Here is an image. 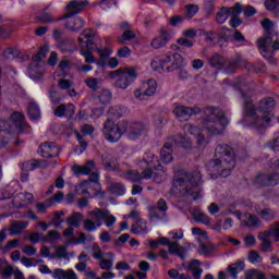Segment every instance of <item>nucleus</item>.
<instances>
[{
  "label": "nucleus",
  "instance_id": "nucleus-1",
  "mask_svg": "<svg viewBox=\"0 0 279 279\" xmlns=\"http://www.w3.org/2000/svg\"><path fill=\"white\" fill-rule=\"evenodd\" d=\"M225 84L226 86H233L235 90H240V96L244 100L243 119L240 121L243 128L262 132V130L271 125V121H274L275 117L274 109L276 108V100L274 98L268 97L262 99L256 108L254 107V102H252L251 94H245L241 90V88L247 84L245 77L235 78L234 82L226 78Z\"/></svg>",
  "mask_w": 279,
  "mask_h": 279
},
{
  "label": "nucleus",
  "instance_id": "nucleus-2",
  "mask_svg": "<svg viewBox=\"0 0 279 279\" xmlns=\"http://www.w3.org/2000/svg\"><path fill=\"white\" fill-rule=\"evenodd\" d=\"M183 130L184 132H189L192 136H197L196 146H193L191 138L184 135L168 137L160 151V160L165 165L173 162V147H181V149H184L187 154H197L198 151H204V149L210 145V138H206L202 135V129L192 124H185Z\"/></svg>",
  "mask_w": 279,
  "mask_h": 279
},
{
  "label": "nucleus",
  "instance_id": "nucleus-3",
  "mask_svg": "<svg viewBox=\"0 0 279 279\" xmlns=\"http://www.w3.org/2000/svg\"><path fill=\"white\" fill-rule=\"evenodd\" d=\"M202 182V172L199 170H195L190 174L180 169L174 172L171 192L174 195H179V197H192L194 201L202 199L204 197Z\"/></svg>",
  "mask_w": 279,
  "mask_h": 279
},
{
  "label": "nucleus",
  "instance_id": "nucleus-4",
  "mask_svg": "<svg viewBox=\"0 0 279 279\" xmlns=\"http://www.w3.org/2000/svg\"><path fill=\"white\" fill-rule=\"evenodd\" d=\"M143 166L147 167V169H145L142 174L136 170H129L121 174L122 178L129 182H141L142 180H149L153 178L156 184H161V182L167 180V170L162 169L160 160H158V157L154 156V154H145L144 159L140 161V167Z\"/></svg>",
  "mask_w": 279,
  "mask_h": 279
},
{
  "label": "nucleus",
  "instance_id": "nucleus-5",
  "mask_svg": "<svg viewBox=\"0 0 279 279\" xmlns=\"http://www.w3.org/2000/svg\"><path fill=\"white\" fill-rule=\"evenodd\" d=\"M215 160L206 165L208 171H221L220 173H211L210 179L228 178L234 167H236V154L234 149L227 144H218L215 150Z\"/></svg>",
  "mask_w": 279,
  "mask_h": 279
},
{
  "label": "nucleus",
  "instance_id": "nucleus-6",
  "mask_svg": "<svg viewBox=\"0 0 279 279\" xmlns=\"http://www.w3.org/2000/svg\"><path fill=\"white\" fill-rule=\"evenodd\" d=\"M145 132V124L142 122H120L109 120L105 122L102 134L108 143H119L123 134L130 141H136Z\"/></svg>",
  "mask_w": 279,
  "mask_h": 279
},
{
  "label": "nucleus",
  "instance_id": "nucleus-7",
  "mask_svg": "<svg viewBox=\"0 0 279 279\" xmlns=\"http://www.w3.org/2000/svg\"><path fill=\"white\" fill-rule=\"evenodd\" d=\"M203 129L210 136H219L228 128L230 120L226 118L223 110L215 107H207L204 110Z\"/></svg>",
  "mask_w": 279,
  "mask_h": 279
},
{
  "label": "nucleus",
  "instance_id": "nucleus-8",
  "mask_svg": "<svg viewBox=\"0 0 279 279\" xmlns=\"http://www.w3.org/2000/svg\"><path fill=\"white\" fill-rule=\"evenodd\" d=\"M153 71L157 73H173V71H180L186 66V61L182 54L177 52H168L161 56H157L150 62Z\"/></svg>",
  "mask_w": 279,
  "mask_h": 279
},
{
  "label": "nucleus",
  "instance_id": "nucleus-9",
  "mask_svg": "<svg viewBox=\"0 0 279 279\" xmlns=\"http://www.w3.org/2000/svg\"><path fill=\"white\" fill-rule=\"evenodd\" d=\"M88 218L83 220V228L86 232H97L105 223L107 228H112L117 223V217L110 215V210L95 208L87 213Z\"/></svg>",
  "mask_w": 279,
  "mask_h": 279
},
{
  "label": "nucleus",
  "instance_id": "nucleus-10",
  "mask_svg": "<svg viewBox=\"0 0 279 279\" xmlns=\"http://www.w3.org/2000/svg\"><path fill=\"white\" fill-rule=\"evenodd\" d=\"M11 123L10 120H2L1 128H2V141L1 147H5L8 143H15L19 145V141L14 140V132L17 130L19 134H23L25 132L26 123H25V116L22 112H13L11 114Z\"/></svg>",
  "mask_w": 279,
  "mask_h": 279
},
{
  "label": "nucleus",
  "instance_id": "nucleus-11",
  "mask_svg": "<svg viewBox=\"0 0 279 279\" xmlns=\"http://www.w3.org/2000/svg\"><path fill=\"white\" fill-rule=\"evenodd\" d=\"M86 3H88V1L72 0L65 7V10H72V12L59 17V21H66L65 29H69L70 32H80V29L84 27V20L77 16V14L82 12V8H84Z\"/></svg>",
  "mask_w": 279,
  "mask_h": 279
},
{
  "label": "nucleus",
  "instance_id": "nucleus-12",
  "mask_svg": "<svg viewBox=\"0 0 279 279\" xmlns=\"http://www.w3.org/2000/svg\"><path fill=\"white\" fill-rule=\"evenodd\" d=\"M108 77L110 80H114V88L125 90L126 88H130L132 84H134V81L138 77V74L136 73V68L129 66L109 72Z\"/></svg>",
  "mask_w": 279,
  "mask_h": 279
},
{
  "label": "nucleus",
  "instance_id": "nucleus-13",
  "mask_svg": "<svg viewBox=\"0 0 279 279\" xmlns=\"http://www.w3.org/2000/svg\"><path fill=\"white\" fill-rule=\"evenodd\" d=\"M49 53V45H44L39 48V51L34 54L32 63L28 65L27 75L33 82H40L43 75H45V58Z\"/></svg>",
  "mask_w": 279,
  "mask_h": 279
},
{
  "label": "nucleus",
  "instance_id": "nucleus-14",
  "mask_svg": "<svg viewBox=\"0 0 279 279\" xmlns=\"http://www.w3.org/2000/svg\"><path fill=\"white\" fill-rule=\"evenodd\" d=\"M95 31L87 28L78 37L80 53L85 59L86 64H97L93 50L95 49Z\"/></svg>",
  "mask_w": 279,
  "mask_h": 279
},
{
  "label": "nucleus",
  "instance_id": "nucleus-15",
  "mask_svg": "<svg viewBox=\"0 0 279 279\" xmlns=\"http://www.w3.org/2000/svg\"><path fill=\"white\" fill-rule=\"evenodd\" d=\"M274 37H262L257 40V48L260 56L269 62V64H276V52L279 51V39L275 40L271 45Z\"/></svg>",
  "mask_w": 279,
  "mask_h": 279
},
{
  "label": "nucleus",
  "instance_id": "nucleus-16",
  "mask_svg": "<svg viewBox=\"0 0 279 279\" xmlns=\"http://www.w3.org/2000/svg\"><path fill=\"white\" fill-rule=\"evenodd\" d=\"M228 66L225 68L223 73H226L227 75H230V73H234V70L238 66H241V64H243V66L245 69L248 70L250 73H263L265 71V64L263 63H244L243 59L241 57H236L233 59H230L228 61Z\"/></svg>",
  "mask_w": 279,
  "mask_h": 279
},
{
  "label": "nucleus",
  "instance_id": "nucleus-17",
  "mask_svg": "<svg viewBox=\"0 0 279 279\" xmlns=\"http://www.w3.org/2000/svg\"><path fill=\"white\" fill-rule=\"evenodd\" d=\"M93 247H96L97 251L93 252L92 256L95 260H100V269H102V271H110L114 267V253H104L98 243H94Z\"/></svg>",
  "mask_w": 279,
  "mask_h": 279
},
{
  "label": "nucleus",
  "instance_id": "nucleus-18",
  "mask_svg": "<svg viewBox=\"0 0 279 279\" xmlns=\"http://www.w3.org/2000/svg\"><path fill=\"white\" fill-rule=\"evenodd\" d=\"M158 88V83L155 80L144 81L142 83V88H137L134 92V97L138 101H146L147 97H153L156 95V90Z\"/></svg>",
  "mask_w": 279,
  "mask_h": 279
},
{
  "label": "nucleus",
  "instance_id": "nucleus-19",
  "mask_svg": "<svg viewBox=\"0 0 279 279\" xmlns=\"http://www.w3.org/2000/svg\"><path fill=\"white\" fill-rule=\"evenodd\" d=\"M167 201L160 198L156 205L148 206V217L153 223H157L160 219H163L167 215Z\"/></svg>",
  "mask_w": 279,
  "mask_h": 279
},
{
  "label": "nucleus",
  "instance_id": "nucleus-20",
  "mask_svg": "<svg viewBox=\"0 0 279 279\" xmlns=\"http://www.w3.org/2000/svg\"><path fill=\"white\" fill-rule=\"evenodd\" d=\"M279 174L272 173L269 177L258 173L255 179L252 181V185L260 189V186H278Z\"/></svg>",
  "mask_w": 279,
  "mask_h": 279
},
{
  "label": "nucleus",
  "instance_id": "nucleus-21",
  "mask_svg": "<svg viewBox=\"0 0 279 279\" xmlns=\"http://www.w3.org/2000/svg\"><path fill=\"white\" fill-rule=\"evenodd\" d=\"M84 186H94L96 191V197H98V199H104L106 192L101 191V183H99V173H90L89 180L83 181L81 184H78V191L80 189H84Z\"/></svg>",
  "mask_w": 279,
  "mask_h": 279
},
{
  "label": "nucleus",
  "instance_id": "nucleus-22",
  "mask_svg": "<svg viewBox=\"0 0 279 279\" xmlns=\"http://www.w3.org/2000/svg\"><path fill=\"white\" fill-rule=\"evenodd\" d=\"M37 153L43 158H56L60 156V146L53 142H45L39 146Z\"/></svg>",
  "mask_w": 279,
  "mask_h": 279
},
{
  "label": "nucleus",
  "instance_id": "nucleus-23",
  "mask_svg": "<svg viewBox=\"0 0 279 279\" xmlns=\"http://www.w3.org/2000/svg\"><path fill=\"white\" fill-rule=\"evenodd\" d=\"M34 202V195L32 193H17L13 196L12 206L13 208H26Z\"/></svg>",
  "mask_w": 279,
  "mask_h": 279
},
{
  "label": "nucleus",
  "instance_id": "nucleus-24",
  "mask_svg": "<svg viewBox=\"0 0 279 279\" xmlns=\"http://www.w3.org/2000/svg\"><path fill=\"white\" fill-rule=\"evenodd\" d=\"M170 38L171 34L168 33L167 28L161 27L159 31V36L153 39L150 47H153V49H162V47L169 43Z\"/></svg>",
  "mask_w": 279,
  "mask_h": 279
},
{
  "label": "nucleus",
  "instance_id": "nucleus-25",
  "mask_svg": "<svg viewBox=\"0 0 279 279\" xmlns=\"http://www.w3.org/2000/svg\"><path fill=\"white\" fill-rule=\"evenodd\" d=\"M202 109L198 107L190 108L184 106H177L173 110V114L177 119H184V117H193V114H199Z\"/></svg>",
  "mask_w": 279,
  "mask_h": 279
},
{
  "label": "nucleus",
  "instance_id": "nucleus-26",
  "mask_svg": "<svg viewBox=\"0 0 279 279\" xmlns=\"http://www.w3.org/2000/svg\"><path fill=\"white\" fill-rule=\"evenodd\" d=\"M48 165L47 160L33 159L22 163V171H36V169H45Z\"/></svg>",
  "mask_w": 279,
  "mask_h": 279
},
{
  "label": "nucleus",
  "instance_id": "nucleus-27",
  "mask_svg": "<svg viewBox=\"0 0 279 279\" xmlns=\"http://www.w3.org/2000/svg\"><path fill=\"white\" fill-rule=\"evenodd\" d=\"M95 169V161L89 160L84 166L74 165L72 171L74 175H89L90 171Z\"/></svg>",
  "mask_w": 279,
  "mask_h": 279
},
{
  "label": "nucleus",
  "instance_id": "nucleus-28",
  "mask_svg": "<svg viewBox=\"0 0 279 279\" xmlns=\"http://www.w3.org/2000/svg\"><path fill=\"white\" fill-rule=\"evenodd\" d=\"M131 232L137 235L149 234V227H147V221L143 219L135 221L131 227Z\"/></svg>",
  "mask_w": 279,
  "mask_h": 279
},
{
  "label": "nucleus",
  "instance_id": "nucleus-29",
  "mask_svg": "<svg viewBox=\"0 0 279 279\" xmlns=\"http://www.w3.org/2000/svg\"><path fill=\"white\" fill-rule=\"evenodd\" d=\"M75 114V106L72 104L69 105H60L56 110H54V116L59 117L62 119V117H73Z\"/></svg>",
  "mask_w": 279,
  "mask_h": 279
},
{
  "label": "nucleus",
  "instance_id": "nucleus-30",
  "mask_svg": "<svg viewBox=\"0 0 279 279\" xmlns=\"http://www.w3.org/2000/svg\"><path fill=\"white\" fill-rule=\"evenodd\" d=\"M29 226V221H13L9 228V234L11 236H16L23 234V230Z\"/></svg>",
  "mask_w": 279,
  "mask_h": 279
},
{
  "label": "nucleus",
  "instance_id": "nucleus-31",
  "mask_svg": "<svg viewBox=\"0 0 279 279\" xmlns=\"http://www.w3.org/2000/svg\"><path fill=\"white\" fill-rule=\"evenodd\" d=\"M190 213L195 219V221H198V223H203L204 226H210V218L206 216L205 213H203L199 208H191Z\"/></svg>",
  "mask_w": 279,
  "mask_h": 279
},
{
  "label": "nucleus",
  "instance_id": "nucleus-32",
  "mask_svg": "<svg viewBox=\"0 0 279 279\" xmlns=\"http://www.w3.org/2000/svg\"><path fill=\"white\" fill-rule=\"evenodd\" d=\"M244 219L242 220V226L246 228H260V218L252 214H244Z\"/></svg>",
  "mask_w": 279,
  "mask_h": 279
},
{
  "label": "nucleus",
  "instance_id": "nucleus-33",
  "mask_svg": "<svg viewBox=\"0 0 279 279\" xmlns=\"http://www.w3.org/2000/svg\"><path fill=\"white\" fill-rule=\"evenodd\" d=\"M27 114L31 121H40V107L36 102H29Z\"/></svg>",
  "mask_w": 279,
  "mask_h": 279
},
{
  "label": "nucleus",
  "instance_id": "nucleus-34",
  "mask_svg": "<svg viewBox=\"0 0 279 279\" xmlns=\"http://www.w3.org/2000/svg\"><path fill=\"white\" fill-rule=\"evenodd\" d=\"M84 219V214L82 213H74L72 216H70L65 223L70 226V228H80L82 226V220Z\"/></svg>",
  "mask_w": 279,
  "mask_h": 279
},
{
  "label": "nucleus",
  "instance_id": "nucleus-35",
  "mask_svg": "<svg viewBox=\"0 0 279 279\" xmlns=\"http://www.w3.org/2000/svg\"><path fill=\"white\" fill-rule=\"evenodd\" d=\"M245 269V263L244 262H236L235 264H232L228 267V272L230 274L232 279H238L239 274Z\"/></svg>",
  "mask_w": 279,
  "mask_h": 279
},
{
  "label": "nucleus",
  "instance_id": "nucleus-36",
  "mask_svg": "<svg viewBox=\"0 0 279 279\" xmlns=\"http://www.w3.org/2000/svg\"><path fill=\"white\" fill-rule=\"evenodd\" d=\"M228 61L223 58V56L219 53H215L211 58H209V64L214 69H223Z\"/></svg>",
  "mask_w": 279,
  "mask_h": 279
},
{
  "label": "nucleus",
  "instance_id": "nucleus-37",
  "mask_svg": "<svg viewBox=\"0 0 279 279\" xmlns=\"http://www.w3.org/2000/svg\"><path fill=\"white\" fill-rule=\"evenodd\" d=\"M262 27L265 31L264 38H274V36H279V34H274V22L269 19L262 21Z\"/></svg>",
  "mask_w": 279,
  "mask_h": 279
},
{
  "label": "nucleus",
  "instance_id": "nucleus-38",
  "mask_svg": "<svg viewBox=\"0 0 279 279\" xmlns=\"http://www.w3.org/2000/svg\"><path fill=\"white\" fill-rule=\"evenodd\" d=\"M98 56L100 57V61H97V66H106V60L112 56V49L110 48H99Z\"/></svg>",
  "mask_w": 279,
  "mask_h": 279
},
{
  "label": "nucleus",
  "instance_id": "nucleus-39",
  "mask_svg": "<svg viewBox=\"0 0 279 279\" xmlns=\"http://www.w3.org/2000/svg\"><path fill=\"white\" fill-rule=\"evenodd\" d=\"M76 141L78 142V146L74 148V154L76 156H82V154L86 151V147H88V142H86L84 137H82V135L77 132H76Z\"/></svg>",
  "mask_w": 279,
  "mask_h": 279
},
{
  "label": "nucleus",
  "instance_id": "nucleus-40",
  "mask_svg": "<svg viewBox=\"0 0 279 279\" xmlns=\"http://www.w3.org/2000/svg\"><path fill=\"white\" fill-rule=\"evenodd\" d=\"M69 69H71V63L69 62V60H61L58 65L57 75L59 77H66L69 75Z\"/></svg>",
  "mask_w": 279,
  "mask_h": 279
},
{
  "label": "nucleus",
  "instance_id": "nucleus-41",
  "mask_svg": "<svg viewBox=\"0 0 279 279\" xmlns=\"http://www.w3.org/2000/svg\"><path fill=\"white\" fill-rule=\"evenodd\" d=\"M12 215H14L15 219H25V217H28V219H32L33 221H38V216H36L33 210H28L24 215H19L16 213L1 214V217L2 219H5V217H12Z\"/></svg>",
  "mask_w": 279,
  "mask_h": 279
},
{
  "label": "nucleus",
  "instance_id": "nucleus-42",
  "mask_svg": "<svg viewBox=\"0 0 279 279\" xmlns=\"http://www.w3.org/2000/svg\"><path fill=\"white\" fill-rule=\"evenodd\" d=\"M109 191L112 195L123 196L128 193L125 185L123 183H112L109 186Z\"/></svg>",
  "mask_w": 279,
  "mask_h": 279
},
{
  "label": "nucleus",
  "instance_id": "nucleus-43",
  "mask_svg": "<svg viewBox=\"0 0 279 279\" xmlns=\"http://www.w3.org/2000/svg\"><path fill=\"white\" fill-rule=\"evenodd\" d=\"M257 215H259L262 217V219H264V221H272V219H275L276 217V211H274V209L271 208H265L263 210H258V208H255Z\"/></svg>",
  "mask_w": 279,
  "mask_h": 279
},
{
  "label": "nucleus",
  "instance_id": "nucleus-44",
  "mask_svg": "<svg viewBox=\"0 0 279 279\" xmlns=\"http://www.w3.org/2000/svg\"><path fill=\"white\" fill-rule=\"evenodd\" d=\"M101 161L106 171H117V166L114 165V160L112 159V156L102 155Z\"/></svg>",
  "mask_w": 279,
  "mask_h": 279
},
{
  "label": "nucleus",
  "instance_id": "nucleus-45",
  "mask_svg": "<svg viewBox=\"0 0 279 279\" xmlns=\"http://www.w3.org/2000/svg\"><path fill=\"white\" fill-rule=\"evenodd\" d=\"M98 100L102 106H108L112 101V92L110 89H102L98 95Z\"/></svg>",
  "mask_w": 279,
  "mask_h": 279
},
{
  "label": "nucleus",
  "instance_id": "nucleus-46",
  "mask_svg": "<svg viewBox=\"0 0 279 279\" xmlns=\"http://www.w3.org/2000/svg\"><path fill=\"white\" fill-rule=\"evenodd\" d=\"M86 241H88L90 243V242L95 241V236L94 235L86 236V233L81 232L80 238L74 241L68 242V245H82V244L86 243Z\"/></svg>",
  "mask_w": 279,
  "mask_h": 279
},
{
  "label": "nucleus",
  "instance_id": "nucleus-47",
  "mask_svg": "<svg viewBox=\"0 0 279 279\" xmlns=\"http://www.w3.org/2000/svg\"><path fill=\"white\" fill-rule=\"evenodd\" d=\"M264 5L268 12L279 14V0H266Z\"/></svg>",
  "mask_w": 279,
  "mask_h": 279
},
{
  "label": "nucleus",
  "instance_id": "nucleus-48",
  "mask_svg": "<svg viewBox=\"0 0 279 279\" xmlns=\"http://www.w3.org/2000/svg\"><path fill=\"white\" fill-rule=\"evenodd\" d=\"M2 58L4 60H14V58H19V49L16 48H7L2 51Z\"/></svg>",
  "mask_w": 279,
  "mask_h": 279
},
{
  "label": "nucleus",
  "instance_id": "nucleus-49",
  "mask_svg": "<svg viewBox=\"0 0 279 279\" xmlns=\"http://www.w3.org/2000/svg\"><path fill=\"white\" fill-rule=\"evenodd\" d=\"M99 84H101V78L87 77L85 80V85L87 86V88H89V90H98Z\"/></svg>",
  "mask_w": 279,
  "mask_h": 279
},
{
  "label": "nucleus",
  "instance_id": "nucleus-50",
  "mask_svg": "<svg viewBox=\"0 0 279 279\" xmlns=\"http://www.w3.org/2000/svg\"><path fill=\"white\" fill-rule=\"evenodd\" d=\"M75 191H76V193H78L81 195H89V193H94V195L92 197L99 198V196H96L97 191H95V186L85 185L84 187L80 189V185H76Z\"/></svg>",
  "mask_w": 279,
  "mask_h": 279
},
{
  "label": "nucleus",
  "instance_id": "nucleus-51",
  "mask_svg": "<svg viewBox=\"0 0 279 279\" xmlns=\"http://www.w3.org/2000/svg\"><path fill=\"white\" fill-rule=\"evenodd\" d=\"M60 239V233L56 230H49L47 234H44V243H53Z\"/></svg>",
  "mask_w": 279,
  "mask_h": 279
},
{
  "label": "nucleus",
  "instance_id": "nucleus-52",
  "mask_svg": "<svg viewBox=\"0 0 279 279\" xmlns=\"http://www.w3.org/2000/svg\"><path fill=\"white\" fill-rule=\"evenodd\" d=\"M228 8L222 7L220 11L216 15L217 23L223 24L226 21H228L229 17Z\"/></svg>",
  "mask_w": 279,
  "mask_h": 279
},
{
  "label": "nucleus",
  "instance_id": "nucleus-53",
  "mask_svg": "<svg viewBox=\"0 0 279 279\" xmlns=\"http://www.w3.org/2000/svg\"><path fill=\"white\" fill-rule=\"evenodd\" d=\"M243 12V5L236 2L233 7L227 8L229 16H239Z\"/></svg>",
  "mask_w": 279,
  "mask_h": 279
},
{
  "label": "nucleus",
  "instance_id": "nucleus-54",
  "mask_svg": "<svg viewBox=\"0 0 279 279\" xmlns=\"http://www.w3.org/2000/svg\"><path fill=\"white\" fill-rule=\"evenodd\" d=\"M28 241L33 244L45 243V233L32 232L28 235Z\"/></svg>",
  "mask_w": 279,
  "mask_h": 279
},
{
  "label": "nucleus",
  "instance_id": "nucleus-55",
  "mask_svg": "<svg viewBox=\"0 0 279 279\" xmlns=\"http://www.w3.org/2000/svg\"><path fill=\"white\" fill-rule=\"evenodd\" d=\"M21 246V240H11L2 247L3 254H8L11 250H16V247Z\"/></svg>",
  "mask_w": 279,
  "mask_h": 279
},
{
  "label": "nucleus",
  "instance_id": "nucleus-56",
  "mask_svg": "<svg viewBox=\"0 0 279 279\" xmlns=\"http://www.w3.org/2000/svg\"><path fill=\"white\" fill-rule=\"evenodd\" d=\"M248 263H252V265H256L257 263H263V257H260L258 252L251 251L248 253Z\"/></svg>",
  "mask_w": 279,
  "mask_h": 279
},
{
  "label": "nucleus",
  "instance_id": "nucleus-57",
  "mask_svg": "<svg viewBox=\"0 0 279 279\" xmlns=\"http://www.w3.org/2000/svg\"><path fill=\"white\" fill-rule=\"evenodd\" d=\"M56 21H60V19H53L49 13H43L41 15L37 16L38 23H56Z\"/></svg>",
  "mask_w": 279,
  "mask_h": 279
},
{
  "label": "nucleus",
  "instance_id": "nucleus-58",
  "mask_svg": "<svg viewBox=\"0 0 279 279\" xmlns=\"http://www.w3.org/2000/svg\"><path fill=\"white\" fill-rule=\"evenodd\" d=\"M14 276V268L12 266H5L1 269V278L2 279H10Z\"/></svg>",
  "mask_w": 279,
  "mask_h": 279
},
{
  "label": "nucleus",
  "instance_id": "nucleus-59",
  "mask_svg": "<svg viewBox=\"0 0 279 279\" xmlns=\"http://www.w3.org/2000/svg\"><path fill=\"white\" fill-rule=\"evenodd\" d=\"M185 12H186V16H189V19H193V16H195V14H197V12H199V7H197L195 4H187L185 7Z\"/></svg>",
  "mask_w": 279,
  "mask_h": 279
},
{
  "label": "nucleus",
  "instance_id": "nucleus-60",
  "mask_svg": "<svg viewBox=\"0 0 279 279\" xmlns=\"http://www.w3.org/2000/svg\"><path fill=\"white\" fill-rule=\"evenodd\" d=\"M246 279H267V278L265 277V274L253 269L246 272Z\"/></svg>",
  "mask_w": 279,
  "mask_h": 279
},
{
  "label": "nucleus",
  "instance_id": "nucleus-61",
  "mask_svg": "<svg viewBox=\"0 0 279 279\" xmlns=\"http://www.w3.org/2000/svg\"><path fill=\"white\" fill-rule=\"evenodd\" d=\"M231 40L233 43H241V45H246L247 39H245V36L239 31H235L234 34L231 37Z\"/></svg>",
  "mask_w": 279,
  "mask_h": 279
},
{
  "label": "nucleus",
  "instance_id": "nucleus-62",
  "mask_svg": "<svg viewBox=\"0 0 279 279\" xmlns=\"http://www.w3.org/2000/svg\"><path fill=\"white\" fill-rule=\"evenodd\" d=\"M22 252L26 254V256H36V254L38 253V248L33 245H25L22 247Z\"/></svg>",
  "mask_w": 279,
  "mask_h": 279
},
{
  "label": "nucleus",
  "instance_id": "nucleus-63",
  "mask_svg": "<svg viewBox=\"0 0 279 279\" xmlns=\"http://www.w3.org/2000/svg\"><path fill=\"white\" fill-rule=\"evenodd\" d=\"M99 5L102 10H110L111 8H117V0H102Z\"/></svg>",
  "mask_w": 279,
  "mask_h": 279
},
{
  "label": "nucleus",
  "instance_id": "nucleus-64",
  "mask_svg": "<svg viewBox=\"0 0 279 279\" xmlns=\"http://www.w3.org/2000/svg\"><path fill=\"white\" fill-rule=\"evenodd\" d=\"M270 234L275 241H279V222H275L269 228Z\"/></svg>",
  "mask_w": 279,
  "mask_h": 279
}]
</instances>
